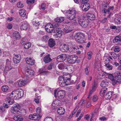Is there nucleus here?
Segmentation results:
<instances>
[{
	"label": "nucleus",
	"instance_id": "nucleus-1",
	"mask_svg": "<svg viewBox=\"0 0 121 121\" xmlns=\"http://www.w3.org/2000/svg\"><path fill=\"white\" fill-rule=\"evenodd\" d=\"M59 85L61 87L64 86L65 85L67 86L69 85V83H67V82H68V81H69L70 82V78H67V77H66L65 76L63 77H59Z\"/></svg>",
	"mask_w": 121,
	"mask_h": 121
},
{
	"label": "nucleus",
	"instance_id": "nucleus-2",
	"mask_svg": "<svg viewBox=\"0 0 121 121\" xmlns=\"http://www.w3.org/2000/svg\"><path fill=\"white\" fill-rule=\"evenodd\" d=\"M41 108L39 107H38L36 110L37 113L38 114V115H37L36 114H32L30 115L29 116V118L34 120H39L40 119L41 117L38 114L41 113Z\"/></svg>",
	"mask_w": 121,
	"mask_h": 121
},
{
	"label": "nucleus",
	"instance_id": "nucleus-3",
	"mask_svg": "<svg viewBox=\"0 0 121 121\" xmlns=\"http://www.w3.org/2000/svg\"><path fill=\"white\" fill-rule=\"evenodd\" d=\"M66 16L67 18L70 20H73L75 17L76 11L74 9L69 10L66 12Z\"/></svg>",
	"mask_w": 121,
	"mask_h": 121
},
{
	"label": "nucleus",
	"instance_id": "nucleus-4",
	"mask_svg": "<svg viewBox=\"0 0 121 121\" xmlns=\"http://www.w3.org/2000/svg\"><path fill=\"white\" fill-rule=\"evenodd\" d=\"M20 107L19 105L16 103L11 107V111L12 113L14 114H20Z\"/></svg>",
	"mask_w": 121,
	"mask_h": 121
},
{
	"label": "nucleus",
	"instance_id": "nucleus-5",
	"mask_svg": "<svg viewBox=\"0 0 121 121\" xmlns=\"http://www.w3.org/2000/svg\"><path fill=\"white\" fill-rule=\"evenodd\" d=\"M78 22L80 26L84 28L86 27L89 24L88 20L85 19L83 17L78 19Z\"/></svg>",
	"mask_w": 121,
	"mask_h": 121
},
{
	"label": "nucleus",
	"instance_id": "nucleus-6",
	"mask_svg": "<svg viewBox=\"0 0 121 121\" xmlns=\"http://www.w3.org/2000/svg\"><path fill=\"white\" fill-rule=\"evenodd\" d=\"M115 80L113 81V85H114L117 82L121 83V72H117L114 74Z\"/></svg>",
	"mask_w": 121,
	"mask_h": 121
},
{
	"label": "nucleus",
	"instance_id": "nucleus-7",
	"mask_svg": "<svg viewBox=\"0 0 121 121\" xmlns=\"http://www.w3.org/2000/svg\"><path fill=\"white\" fill-rule=\"evenodd\" d=\"M108 78L104 79L102 80V82H101L100 86L104 88L101 89V91H105L107 90V88L106 87L108 84Z\"/></svg>",
	"mask_w": 121,
	"mask_h": 121
},
{
	"label": "nucleus",
	"instance_id": "nucleus-8",
	"mask_svg": "<svg viewBox=\"0 0 121 121\" xmlns=\"http://www.w3.org/2000/svg\"><path fill=\"white\" fill-rule=\"evenodd\" d=\"M25 74L27 76H34L35 74V72L29 67H28L25 68Z\"/></svg>",
	"mask_w": 121,
	"mask_h": 121
},
{
	"label": "nucleus",
	"instance_id": "nucleus-9",
	"mask_svg": "<svg viewBox=\"0 0 121 121\" xmlns=\"http://www.w3.org/2000/svg\"><path fill=\"white\" fill-rule=\"evenodd\" d=\"M76 40L78 42L81 43L85 42L86 39L85 37L82 35L81 34L78 35L76 36Z\"/></svg>",
	"mask_w": 121,
	"mask_h": 121
},
{
	"label": "nucleus",
	"instance_id": "nucleus-10",
	"mask_svg": "<svg viewBox=\"0 0 121 121\" xmlns=\"http://www.w3.org/2000/svg\"><path fill=\"white\" fill-rule=\"evenodd\" d=\"M54 27L53 24L51 23L47 24L45 26V29L48 32H51L54 30Z\"/></svg>",
	"mask_w": 121,
	"mask_h": 121
},
{
	"label": "nucleus",
	"instance_id": "nucleus-11",
	"mask_svg": "<svg viewBox=\"0 0 121 121\" xmlns=\"http://www.w3.org/2000/svg\"><path fill=\"white\" fill-rule=\"evenodd\" d=\"M108 55L109 58L112 60H115L118 56L117 54L114 52H110Z\"/></svg>",
	"mask_w": 121,
	"mask_h": 121
},
{
	"label": "nucleus",
	"instance_id": "nucleus-12",
	"mask_svg": "<svg viewBox=\"0 0 121 121\" xmlns=\"http://www.w3.org/2000/svg\"><path fill=\"white\" fill-rule=\"evenodd\" d=\"M77 58L72 56H69L68 57L67 60L68 63L73 64L76 62L77 60Z\"/></svg>",
	"mask_w": 121,
	"mask_h": 121
},
{
	"label": "nucleus",
	"instance_id": "nucleus-13",
	"mask_svg": "<svg viewBox=\"0 0 121 121\" xmlns=\"http://www.w3.org/2000/svg\"><path fill=\"white\" fill-rule=\"evenodd\" d=\"M66 57L67 56L66 54H62L57 56V60L58 62H62L65 60L66 59Z\"/></svg>",
	"mask_w": 121,
	"mask_h": 121
},
{
	"label": "nucleus",
	"instance_id": "nucleus-14",
	"mask_svg": "<svg viewBox=\"0 0 121 121\" xmlns=\"http://www.w3.org/2000/svg\"><path fill=\"white\" fill-rule=\"evenodd\" d=\"M5 102L8 104L11 105L14 103V101L13 98H12L10 96H8L5 99Z\"/></svg>",
	"mask_w": 121,
	"mask_h": 121
},
{
	"label": "nucleus",
	"instance_id": "nucleus-15",
	"mask_svg": "<svg viewBox=\"0 0 121 121\" xmlns=\"http://www.w3.org/2000/svg\"><path fill=\"white\" fill-rule=\"evenodd\" d=\"M90 7V5L89 3L82 4L81 7L83 11H86L88 10Z\"/></svg>",
	"mask_w": 121,
	"mask_h": 121
},
{
	"label": "nucleus",
	"instance_id": "nucleus-16",
	"mask_svg": "<svg viewBox=\"0 0 121 121\" xmlns=\"http://www.w3.org/2000/svg\"><path fill=\"white\" fill-rule=\"evenodd\" d=\"M28 82V80L20 79L19 81H18L17 85L20 87L23 86L26 84Z\"/></svg>",
	"mask_w": 121,
	"mask_h": 121
},
{
	"label": "nucleus",
	"instance_id": "nucleus-17",
	"mask_svg": "<svg viewBox=\"0 0 121 121\" xmlns=\"http://www.w3.org/2000/svg\"><path fill=\"white\" fill-rule=\"evenodd\" d=\"M13 61L15 64L19 63L21 59V56L20 55H16L13 58Z\"/></svg>",
	"mask_w": 121,
	"mask_h": 121
},
{
	"label": "nucleus",
	"instance_id": "nucleus-18",
	"mask_svg": "<svg viewBox=\"0 0 121 121\" xmlns=\"http://www.w3.org/2000/svg\"><path fill=\"white\" fill-rule=\"evenodd\" d=\"M43 60L46 63H48L51 61L52 59L50 57V55L48 54L46 56L43 58Z\"/></svg>",
	"mask_w": 121,
	"mask_h": 121
},
{
	"label": "nucleus",
	"instance_id": "nucleus-19",
	"mask_svg": "<svg viewBox=\"0 0 121 121\" xmlns=\"http://www.w3.org/2000/svg\"><path fill=\"white\" fill-rule=\"evenodd\" d=\"M26 60L27 64L31 65H34L35 63V60L32 59L31 57H29L26 58Z\"/></svg>",
	"mask_w": 121,
	"mask_h": 121
},
{
	"label": "nucleus",
	"instance_id": "nucleus-20",
	"mask_svg": "<svg viewBox=\"0 0 121 121\" xmlns=\"http://www.w3.org/2000/svg\"><path fill=\"white\" fill-rule=\"evenodd\" d=\"M28 27V25L27 22H24L22 23L21 26V29L22 30H26Z\"/></svg>",
	"mask_w": 121,
	"mask_h": 121
},
{
	"label": "nucleus",
	"instance_id": "nucleus-21",
	"mask_svg": "<svg viewBox=\"0 0 121 121\" xmlns=\"http://www.w3.org/2000/svg\"><path fill=\"white\" fill-rule=\"evenodd\" d=\"M48 45L50 48H52L55 44V42L54 40L52 38L50 39L49 40Z\"/></svg>",
	"mask_w": 121,
	"mask_h": 121
},
{
	"label": "nucleus",
	"instance_id": "nucleus-22",
	"mask_svg": "<svg viewBox=\"0 0 121 121\" xmlns=\"http://www.w3.org/2000/svg\"><path fill=\"white\" fill-rule=\"evenodd\" d=\"M14 120L16 121H22L23 120V117L19 115H16L13 117Z\"/></svg>",
	"mask_w": 121,
	"mask_h": 121
},
{
	"label": "nucleus",
	"instance_id": "nucleus-23",
	"mask_svg": "<svg viewBox=\"0 0 121 121\" xmlns=\"http://www.w3.org/2000/svg\"><path fill=\"white\" fill-rule=\"evenodd\" d=\"M65 109L62 107H60L57 110V112L60 115H63L65 113Z\"/></svg>",
	"mask_w": 121,
	"mask_h": 121
},
{
	"label": "nucleus",
	"instance_id": "nucleus-24",
	"mask_svg": "<svg viewBox=\"0 0 121 121\" xmlns=\"http://www.w3.org/2000/svg\"><path fill=\"white\" fill-rule=\"evenodd\" d=\"M69 49V47L67 45L64 44L61 48H60V50L63 52H65L67 51Z\"/></svg>",
	"mask_w": 121,
	"mask_h": 121
},
{
	"label": "nucleus",
	"instance_id": "nucleus-25",
	"mask_svg": "<svg viewBox=\"0 0 121 121\" xmlns=\"http://www.w3.org/2000/svg\"><path fill=\"white\" fill-rule=\"evenodd\" d=\"M58 29L56 30H54V31L55 33H56V35L57 37H60L63 34V31L62 30H58Z\"/></svg>",
	"mask_w": 121,
	"mask_h": 121
},
{
	"label": "nucleus",
	"instance_id": "nucleus-26",
	"mask_svg": "<svg viewBox=\"0 0 121 121\" xmlns=\"http://www.w3.org/2000/svg\"><path fill=\"white\" fill-rule=\"evenodd\" d=\"M60 101L57 99L55 100L52 104V105L56 107L57 106H59L60 104Z\"/></svg>",
	"mask_w": 121,
	"mask_h": 121
},
{
	"label": "nucleus",
	"instance_id": "nucleus-27",
	"mask_svg": "<svg viewBox=\"0 0 121 121\" xmlns=\"http://www.w3.org/2000/svg\"><path fill=\"white\" fill-rule=\"evenodd\" d=\"M113 94L112 91H109L106 94L105 98L107 99H110L112 96V94Z\"/></svg>",
	"mask_w": 121,
	"mask_h": 121
},
{
	"label": "nucleus",
	"instance_id": "nucleus-28",
	"mask_svg": "<svg viewBox=\"0 0 121 121\" xmlns=\"http://www.w3.org/2000/svg\"><path fill=\"white\" fill-rule=\"evenodd\" d=\"M86 15L89 19L90 20H93L95 18V16L92 13H88Z\"/></svg>",
	"mask_w": 121,
	"mask_h": 121
},
{
	"label": "nucleus",
	"instance_id": "nucleus-29",
	"mask_svg": "<svg viewBox=\"0 0 121 121\" xmlns=\"http://www.w3.org/2000/svg\"><path fill=\"white\" fill-rule=\"evenodd\" d=\"M106 62H105V64L104 66L106 67L107 69L109 70H112L113 68V67L112 65L109 63H106Z\"/></svg>",
	"mask_w": 121,
	"mask_h": 121
},
{
	"label": "nucleus",
	"instance_id": "nucleus-30",
	"mask_svg": "<svg viewBox=\"0 0 121 121\" xmlns=\"http://www.w3.org/2000/svg\"><path fill=\"white\" fill-rule=\"evenodd\" d=\"M65 68L67 70L68 72H72L73 69V67L71 65H67Z\"/></svg>",
	"mask_w": 121,
	"mask_h": 121
},
{
	"label": "nucleus",
	"instance_id": "nucleus-31",
	"mask_svg": "<svg viewBox=\"0 0 121 121\" xmlns=\"http://www.w3.org/2000/svg\"><path fill=\"white\" fill-rule=\"evenodd\" d=\"M13 37L16 39H19L20 38V36L19 32H15L13 34Z\"/></svg>",
	"mask_w": 121,
	"mask_h": 121
},
{
	"label": "nucleus",
	"instance_id": "nucleus-32",
	"mask_svg": "<svg viewBox=\"0 0 121 121\" xmlns=\"http://www.w3.org/2000/svg\"><path fill=\"white\" fill-rule=\"evenodd\" d=\"M12 68H13L11 66L10 64L8 65V64H7L4 71V73H7V71H9L12 69Z\"/></svg>",
	"mask_w": 121,
	"mask_h": 121
},
{
	"label": "nucleus",
	"instance_id": "nucleus-33",
	"mask_svg": "<svg viewBox=\"0 0 121 121\" xmlns=\"http://www.w3.org/2000/svg\"><path fill=\"white\" fill-rule=\"evenodd\" d=\"M63 91H54V97L56 98L57 97H60V95L61 94H62L63 92Z\"/></svg>",
	"mask_w": 121,
	"mask_h": 121
},
{
	"label": "nucleus",
	"instance_id": "nucleus-34",
	"mask_svg": "<svg viewBox=\"0 0 121 121\" xmlns=\"http://www.w3.org/2000/svg\"><path fill=\"white\" fill-rule=\"evenodd\" d=\"M64 20V17H57L55 19V21L56 22H63Z\"/></svg>",
	"mask_w": 121,
	"mask_h": 121
},
{
	"label": "nucleus",
	"instance_id": "nucleus-35",
	"mask_svg": "<svg viewBox=\"0 0 121 121\" xmlns=\"http://www.w3.org/2000/svg\"><path fill=\"white\" fill-rule=\"evenodd\" d=\"M72 30V28L70 27L66 28L64 29V31L66 33H67L71 32Z\"/></svg>",
	"mask_w": 121,
	"mask_h": 121
},
{
	"label": "nucleus",
	"instance_id": "nucleus-36",
	"mask_svg": "<svg viewBox=\"0 0 121 121\" xmlns=\"http://www.w3.org/2000/svg\"><path fill=\"white\" fill-rule=\"evenodd\" d=\"M20 15L22 17H24L26 14V13L24 9L20 10L19 12Z\"/></svg>",
	"mask_w": 121,
	"mask_h": 121
},
{
	"label": "nucleus",
	"instance_id": "nucleus-37",
	"mask_svg": "<svg viewBox=\"0 0 121 121\" xmlns=\"http://www.w3.org/2000/svg\"><path fill=\"white\" fill-rule=\"evenodd\" d=\"M41 22H40L38 20H36L33 22L32 23L34 26H38L40 25Z\"/></svg>",
	"mask_w": 121,
	"mask_h": 121
},
{
	"label": "nucleus",
	"instance_id": "nucleus-38",
	"mask_svg": "<svg viewBox=\"0 0 121 121\" xmlns=\"http://www.w3.org/2000/svg\"><path fill=\"white\" fill-rule=\"evenodd\" d=\"M104 63L105 64V62H107L106 63H109L110 61L111 62V60L108 57H104Z\"/></svg>",
	"mask_w": 121,
	"mask_h": 121
},
{
	"label": "nucleus",
	"instance_id": "nucleus-39",
	"mask_svg": "<svg viewBox=\"0 0 121 121\" xmlns=\"http://www.w3.org/2000/svg\"><path fill=\"white\" fill-rule=\"evenodd\" d=\"M65 64L64 63H61L59 64L58 66V68L60 69H62L64 68Z\"/></svg>",
	"mask_w": 121,
	"mask_h": 121
},
{
	"label": "nucleus",
	"instance_id": "nucleus-40",
	"mask_svg": "<svg viewBox=\"0 0 121 121\" xmlns=\"http://www.w3.org/2000/svg\"><path fill=\"white\" fill-rule=\"evenodd\" d=\"M9 86L6 85H4L1 87V89L2 91H7L9 90Z\"/></svg>",
	"mask_w": 121,
	"mask_h": 121
},
{
	"label": "nucleus",
	"instance_id": "nucleus-41",
	"mask_svg": "<svg viewBox=\"0 0 121 121\" xmlns=\"http://www.w3.org/2000/svg\"><path fill=\"white\" fill-rule=\"evenodd\" d=\"M115 42L117 43H119L121 41V37L120 36H117L116 37L115 39Z\"/></svg>",
	"mask_w": 121,
	"mask_h": 121
},
{
	"label": "nucleus",
	"instance_id": "nucleus-42",
	"mask_svg": "<svg viewBox=\"0 0 121 121\" xmlns=\"http://www.w3.org/2000/svg\"><path fill=\"white\" fill-rule=\"evenodd\" d=\"M120 48L118 46H115L114 48V51L116 52H118L120 51Z\"/></svg>",
	"mask_w": 121,
	"mask_h": 121
},
{
	"label": "nucleus",
	"instance_id": "nucleus-43",
	"mask_svg": "<svg viewBox=\"0 0 121 121\" xmlns=\"http://www.w3.org/2000/svg\"><path fill=\"white\" fill-rule=\"evenodd\" d=\"M40 71L41 73H43L44 74H46L48 72L44 68L43 69H41Z\"/></svg>",
	"mask_w": 121,
	"mask_h": 121
},
{
	"label": "nucleus",
	"instance_id": "nucleus-44",
	"mask_svg": "<svg viewBox=\"0 0 121 121\" xmlns=\"http://www.w3.org/2000/svg\"><path fill=\"white\" fill-rule=\"evenodd\" d=\"M31 43L30 42L26 43L24 45V48L26 49H28L31 46Z\"/></svg>",
	"mask_w": 121,
	"mask_h": 121
},
{
	"label": "nucleus",
	"instance_id": "nucleus-45",
	"mask_svg": "<svg viewBox=\"0 0 121 121\" xmlns=\"http://www.w3.org/2000/svg\"><path fill=\"white\" fill-rule=\"evenodd\" d=\"M75 47H72V48L69 51L71 52V53H73L75 52V49L77 50V49H78V48L77 47V46H75Z\"/></svg>",
	"mask_w": 121,
	"mask_h": 121
},
{
	"label": "nucleus",
	"instance_id": "nucleus-46",
	"mask_svg": "<svg viewBox=\"0 0 121 121\" xmlns=\"http://www.w3.org/2000/svg\"><path fill=\"white\" fill-rule=\"evenodd\" d=\"M53 26L54 27V30H56L58 29L57 28L59 26V24L58 22H56L55 23H54L52 24Z\"/></svg>",
	"mask_w": 121,
	"mask_h": 121
},
{
	"label": "nucleus",
	"instance_id": "nucleus-47",
	"mask_svg": "<svg viewBox=\"0 0 121 121\" xmlns=\"http://www.w3.org/2000/svg\"><path fill=\"white\" fill-rule=\"evenodd\" d=\"M20 114H18L19 115H24L26 114V110L24 109H23L22 110L20 109Z\"/></svg>",
	"mask_w": 121,
	"mask_h": 121
},
{
	"label": "nucleus",
	"instance_id": "nucleus-48",
	"mask_svg": "<svg viewBox=\"0 0 121 121\" xmlns=\"http://www.w3.org/2000/svg\"><path fill=\"white\" fill-rule=\"evenodd\" d=\"M108 78H109L111 80L112 83L113 84V80H115V76H114V77L112 74H110L108 75Z\"/></svg>",
	"mask_w": 121,
	"mask_h": 121
},
{
	"label": "nucleus",
	"instance_id": "nucleus-49",
	"mask_svg": "<svg viewBox=\"0 0 121 121\" xmlns=\"http://www.w3.org/2000/svg\"><path fill=\"white\" fill-rule=\"evenodd\" d=\"M17 6L18 8H22L23 7V5L22 3L19 2L17 4Z\"/></svg>",
	"mask_w": 121,
	"mask_h": 121
},
{
	"label": "nucleus",
	"instance_id": "nucleus-50",
	"mask_svg": "<svg viewBox=\"0 0 121 121\" xmlns=\"http://www.w3.org/2000/svg\"><path fill=\"white\" fill-rule=\"evenodd\" d=\"M98 99V96L97 95H95L93 97V101L94 102H95Z\"/></svg>",
	"mask_w": 121,
	"mask_h": 121
},
{
	"label": "nucleus",
	"instance_id": "nucleus-51",
	"mask_svg": "<svg viewBox=\"0 0 121 121\" xmlns=\"http://www.w3.org/2000/svg\"><path fill=\"white\" fill-rule=\"evenodd\" d=\"M54 63H51L49 65L47 69L48 70H50L52 69V68L54 66Z\"/></svg>",
	"mask_w": 121,
	"mask_h": 121
},
{
	"label": "nucleus",
	"instance_id": "nucleus-52",
	"mask_svg": "<svg viewBox=\"0 0 121 121\" xmlns=\"http://www.w3.org/2000/svg\"><path fill=\"white\" fill-rule=\"evenodd\" d=\"M24 91H19L18 93L17 94V95H18V96H20V97H22L24 95Z\"/></svg>",
	"mask_w": 121,
	"mask_h": 121
},
{
	"label": "nucleus",
	"instance_id": "nucleus-53",
	"mask_svg": "<svg viewBox=\"0 0 121 121\" xmlns=\"http://www.w3.org/2000/svg\"><path fill=\"white\" fill-rule=\"evenodd\" d=\"M88 67V66H86V67L84 69L86 75H88L89 74Z\"/></svg>",
	"mask_w": 121,
	"mask_h": 121
},
{
	"label": "nucleus",
	"instance_id": "nucleus-54",
	"mask_svg": "<svg viewBox=\"0 0 121 121\" xmlns=\"http://www.w3.org/2000/svg\"><path fill=\"white\" fill-rule=\"evenodd\" d=\"M44 121H53V120L51 117H48L45 119Z\"/></svg>",
	"mask_w": 121,
	"mask_h": 121
},
{
	"label": "nucleus",
	"instance_id": "nucleus-55",
	"mask_svg": "<svg viewBox=\"0 0 121 121\" xmlns=\"http://www.w3.org/2000/svg\"><path fill=\"white\" fill-rule=\"evenodd\" d=\"M85 103V100L83 99L82 100H81V101L79 103V106H83V104Z\"/></svg>",
	"mask_w": 121,
	"mask_h": 121
},
{
	"label": "nucleus",
	"instance_id": "nucleus-56",
	"mask_svg": "<svg viewBox=\"0 0 121 121\" xmlns=\"http://www.w3.org/2000/svg\"><path fill=\"white\" fill-rule=\"evenodd\" d=\"M114 7L113 6H110L107 9V12L108 13H110V11L111 10H112L113 9Z\"/></svg>",
	"mask_w": 121,
	"mask_h": 121
},
{
	"label": "nucleus",
	"instance_id": "nucleus-57",
	"mask_svg": "<svg viewBox=\"0 0 121 121\" xmlns=\"http://www.w3.org/2000/svg\"><path fill=\"white\" fill-rule=\"evenodd\" d=\"M97 88V85L96 84H94L93 85L92 89V90L94 91Z\"/></svg>",
	"mask_w": 121,
	"mask_h": 121
},
{
	"label": "nucleus",
	"instance_id": "nucleus-58",
	"mask_svg": "<svg viewBox=\"0 0 121 121\" xmlns=\"http://www.w3.org/2000/svg\"><path fill=\"white\" fill-rule=\"evenodd\" d=\"M35 2V0H27V2L28 4L33 3Z\"/></svg>",
	"mask_w": 121,
	"mask_h": 121
},
{
	"label": "nucleus",
	"instance_id": "nucleus-59",
	"mask_svg": "<svg viewBox=\"0 0 121 121\" xmlns=\"http://www.w3.org/2000/svg\"><path fill=\"white\" fill-rule=\"evenodd\" d=\"M39 96H38V97H37L36 98H35L34 99V101H35V102L37 104H38L39 102Z\"/></svg>",
	"mask_w": 121,
	"mask_h": 121
},
{
	"label": "nucleus",
	"instance_id": "nucleus-60",
	"mask_svg": "<svg viewBox=\"0 0 121 121\" xmlns=\"http://www.w3.org/2000/svg\"><path fill=\"white\" fill-rule=\"evenodd\" d=\"M48 37L47 36L45 35L43 37L42 40L43 41H46L48 40Z\"/></svg>",
	"mask_w": 121,
	"mask_h": 121
},
{
	"label": "nucleus",
	"instance_id": "nucleus-61",
	"mask_svg": "<svg viewBox=\"0 0 121 121\" xmlns=\"http://www.w3.org/2000/svg\"><path fill=\"white\" fill-rule=\"evenodd\" d=\"M87 55L89 57L88 58V59L90 60L91 57V56L92 55V53L91 52H89L87 53Z\"/></svg>",
	"mask_w": 121,
	"mask_h": 121
},
{
	"label": "nucleus",
	"instance_id": "nucleus-62",
	"mask_svg": "<svg viewBox=\"0 0 121 121\" xmlns=\"http://www.w3.org/2000/svg\"><path fill=\"white\" fill-rule=\"evenodd\" d=\"M13 27L12 25L10 24H9L7 25V28L8 29H11Z\"/></svg>",
	"mask_w": 121,
	"mask_h": 121
},
{
	"label": "nucleus",
	"instance_id": "nucleus-63",
	"mask_svg": "<svg viewBox=\"0 0 121 121\" xmlns=\"http://www.w3.org/2000/svg\"><path fill=\"white\" fill-rule=\"evenodd\" d=\"M65 95V92H63L62 94H61L60 95V97L59 98L60 99H62L64 98Z\"/></svg>",
	"mask_w": 121,
	"mask_h": 121
},
{
	"label": "nucleus",
	"instance_id": "nucleus-64",
	"mask_svg": "<svg viewBox=\"0 0 121 121\" xmlns=\"http://www.w3.org/2000/svg\"><path fill=\"white\" fill-rule=\"evenodd\" d=\"M45 4L44 3H42L41 5V8L43 10L45 9Z\"/></svg>",
	"mask_w": 121,
	"mask_h": 121
}]
</instances>
